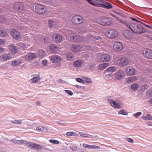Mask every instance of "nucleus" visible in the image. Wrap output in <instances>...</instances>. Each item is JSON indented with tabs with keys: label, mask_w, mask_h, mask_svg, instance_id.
<instances>
[{
	"label": "nucleus",
	"mask_w": 152,
	"mask_h": 152,
	"mask_svg": "<svg viewBox=\"0 0 152 152\" xmlns=\"http://www.w3.org/2000/svg\"><path fill=\"white\" fill-rule=\"evenodd\" d=\"M108 102L109 103L112 107L115 108L119 109L121 107L120 104L117 103L115 101L112 100L108 99Z\"/></svg>",
	"instance_id": "nucleus-18"
},
{
	"label": "nucleus",
	"mask_w": 152,
	"mask_h": 152,
	"mask_svg": "<svg viewBox=\"0 0 152 152\" xmlns=\"http://www.w3.org/2000/svg\"><path fill=\"white\" fill-rule=\"evenodd\" d=\"M20 141L17 140L15 139H11L10 140V141L12 142H13L14 143H18V141Z\"/></svg>",
	"instance_id": "nucleus-58"
},
{
	"label": "nucleus",
	"mask_w": 152,
	"mask_h": 152,
	"mask_svg": "<svg viewBox=\"0 0 152 152\" xmlns=\"http://www.w3.org/2000/svg\"><path fill=\"white\" fill-rule=\"evenodd\" d=\"M71 50L73 52L76 51V45L75 44H72L71 47Z\"/></svg>",
	"instance_id": "nucleus-45"
},
{
	"label": "nucleus",
	"mask_w": 152,
	"mask_h": 152,
	"mask_svg": "<svg viewBox=\"0 0 152 152\" xmlns=\"http://www.w3.org/2000/svg\"><path fill=\"white\" fill-rule=\"evenodd\" d=\"M35 143L32 142H28L26 143L27 146L30 148H33L34 149Z\"/></svg>",
	"instance_id": "nucleus-32"
},
{
	"label": "nucleus",
	"mask_w": 152,
	"mask_h": 152,
	"mask_svg": "<svg viewBox=\"0 0 152 152\" xmlns=\"http://www.w3.org/2000/svg\"><path fill=\"white\" fill-rule=\"evenodd\" d=\"M143 118L146 120H148L152 119V117L149 114H147V115L143 117Z\"/></svg>",
	"instance_id": "nucleus-37"
},
{
	"label": "nucleus",
	"mask_w": 152,
	"mask_h": 152,
	"mask_svg": "<svg viewBox=\"0 0 152 152\" xmlns=\"http://www.w3.org/2000/svg\"><path fill=\"white\" fill-rule=\"evenodd\" d=\"M34 146V149L37 148L39 150H41L42 149V146L38 144L35 143Z\"/></svg>",
	"instance_id": "nucleus-44"
},
{
	"label": "nucleus",
	"mask_w": 152,
	"mask_h": 152,
	"mask_svg": "<svg viewBox=\"0 0 152 152\" xmlns=\"http://www.w3.org/2000/svg\"><path fill=\"white\" fill-rule=\"evenodd\" d=\"M130 19L133 21H136V22H139V21L138 20H137L135 18H132V17H131L130 18Z\"/></svg>",
	"instance_id": "nucleus-63"
},
{
	"label": "nucleus",
	"mask_w": 152,
	"mask_h": 152,
	"mask_svg": "<svg viewBox=\"0 0 152 152\" xmlns=\"http://www.w3.org/2000/svg\"><path fill=\"white\" fill-rule=\"evenodd\" d=\"M114 49L117 51L121 50L123 48V45L121 42H115L113 45Z\"/></svg>",
	"instance_id": "nucleus-7"
},
{
	"label": "nucleus",
	"mask_w": 152,
	"mask_h": 152,
	"mask_svg": "<svg viewBox=\"0 0 152 152\" xmlns=\"http://www.w3.org/2000/svg\"><path fill=\"white\" fill-rule=\"evenodd\" d=\"M143 55L146 58L152 59V50L150 49H146L143 51Z\"/></svg>",
	"instance_id": "nucleus-11"
},
{
	"label": "nucleus",
	"mask_w": 152,
	"mask_h": 152,
	"mask_svg": "<svg viewBox=\"0 0 152 152\" xmlns=\"http://www.w3.org/2000/svg\"><path fill=\"white\" fill-rule=\"evenodd\" d=\"M117 20H118L120 23H123L124 25L127 26V27L128 28L129 26V25L130 23H128V22H126L125 21H123L121 19L117 18Z\"/></svg>",
	"instance_id": "nucleus-29"
},
{
	"label": "nucleus",
	"mask_w": 152,
	"mask_h": 152,
	"mask_svg": "<svg viewBox=\"0 0 152 152\" xmlns=\"http://www.w3.org/2000/svg\"><path fill=\"white\" fill-rule=\"evenodd\" d=\"M11 34L13 38L16 40H18L20 38V35L19 32L15 29L12 30Z\"/></svg>",
	"instance_id": "nucleus-15"
},
{
	"label": "nucleus",
	"mask_w": 152,
	"mask_h": 152,
	"mask_svg": "<svg viewBox=\"0 0 152 152\" xmlns=\"http://www.w3.org/2000/svg\"><path fill=\"white\" fill-rule=\"evenodd\" d=\"M70 148L73 151H75L76 150V146L75 145H71Z\"/></svg>",
	"instance_id": "nucleus-55"
},
{
	"label": "nucleus",
	"mask_w": 152,
	"mask_h": 152,
	"mask_svg": "<svg viewBox=\"0 0 152 152\" xmlns=\"http://www.w3.org/2000/svg\"><path fill=\"white\" fill-rule=\"evenodd\" d=\"M72 22L73 23H75L76 21V17L75 16H74L71 20Z\"/></svg>",
	"instance_id": "nucleus-54"
},
{
	"label": "nucleus",
	"mask_w": 152,
	"mask_h": 152,
	"mask_svg": "<svg viewBox=\"0 0 152 152\" xmlns=\"http://www.w3.org/2000/svg\"><path fill=\"white\" fill-rule=\"evenodd\" d=\"M49 50L52 53H55L59 50L58 47L54 44H50L49 47Z\"/></svg>",
	"instance_id": "nucleus-14"
},
{
	"label": "nucleus",
	"mask_w": 152,
	"mask_h": 152,
	"mask_svg": "<svg viewBox=\"0 0 152 152\" xmlns=\"http://www.w3.org/2000/svg\"><path fill=\"white\" fill-rule=\"evenodd\" d=\"M5 41L4 40L0 39V45H2L4 44Z\"/></svg>",
	"instance_id": "nucleus-61"
},
{
	"label": "nucleus",
	"mask_w": 152,
	"mask_h": 152,
	"mask_svg": "<svg viewBox=\"0 0 152 152\" xmlns=\"http://www.w3.org/2000/svg\"><path fill=\"white\" fill-rule=\"evenodd\" d=\"M7 35L6 31L4 30H0V36L1 37H4Z\"/></svg>",
	"instance_id": "nucleus-34"
},
{
	"label": "nucleus",
	"mask_w": 152,
	"mask_h": 152,
	"mask_svg": "<svg viewBox=\"0 0 152 152\" xmlns=\"http://www.w3.org/2000/svg\"><path fill=\"white\" fill-rule=\"evenodd\" d=\"M8 47L10 52L13 54H15L17 53V50L14 45H11Z\"/></svg>",
	"instance_id": "nucleus-21"
},
{
	"label": "nucleus",
	"mask_w": 152,
	"mask_h": 152,
	"mask_svg": "<svg viewBox=\"0 0 152 152\" xmlns=\"http://www.w3.org/2000/svg\"><path fill=\"white\" fill-rule=\"evenodd\" d=\"M100 148L99 146L95 145H91L90 148V149H98Z\"/></svg>",
	"instance_id": "nucleus-41"
},
{
	"label": "nucleus",
	"mask_w": 152,
	"mask_h": 152,
	"mask_svg": "<svg viewBox=\"0 0 152 152\" xmlns=\"http://www.w3.org/2000/svg\"><path fill=\"white\" fill-rule=\"evenodd\" d=\"M125 75V72L121 70H119L115 73V77L118 80H120L123 78Z\"/></svg>",
	"instance_id": "nucleus-12"
},
{
	"label": "nucleus",
	"mask_w": 152,
	"mask_h": 152,
	"mask_svg": "<svg viewBox=\"0 0 152 152\" xmlns=\"http://www.w3.org/2000/svg\"><path fill=\"white\" fill-rule=\"evenodd\" d=\"M49 142L53 144H58L59 143V142L57 140H50Z\"/></svg>",
	"instance_id": "nucleus-40"
},
{
	"label": "nucleus",
	"mask_w": 152,
	"mask_h": 152,
	"mask_svg": "<svg viewBox=\"0 0 152 152\" xmlns=\"http://www.w3.org/2000/svg\"><path fill=\"white\" fill-rule=\"evenodd\" d=\"M133 33L128 30H126L124 32V35L127 39L130 40L133 37Z\"/></svg>",
	"instance_id": "nucleus-16"
},
{
	"label": "nucleus",
	"mask_w": 152,
	"mask_h": 152,
	"mask_svg": "<svg viewBox=\"0 0 152 152\" xmlns=\"http://www.w3.org/2000/svg\"><path fill=\"white\" fill-rule=\"evenodd\" d=\"M126 140L128 142L131 143H132L134 142V140L132 139L129 138H126Z\"/></svg>",
	"instance_id": "nucleus-56"
},
{
	"label": "nucleus",
	"mask_w": 152,
	"mask_h": 152,
	"mask_svg": "<svg viewBox=\"0 0 152 152\" xmlns=\"http://www.w3.org/2000/svg\"><path fill=\"white\" fill-rule=\"evenodd\" d=\"M116 70V68L115 66L110 67L107 68L104 72V73H105L106 72H114Z\"/></svg>",
	"instance_id": "nucleus-25"
},
{
	"label": "nucleus",
	"mask_w": 152,
	"mask_h": 152,
	"mask_svg": "<svg viewBox=\"0 0 152 152\" xmlns=\"http://www.w3.org/2000/svg\"><path fill=\"white\" fill-rule=\"evenodd\" d=\"M110 59L109 56L107 54H104L102 55L100 58V60L102 61H109Z\"/></svg>",
	"instance_id": "nucleus-22"
},
{
	"label": "nucleus",
	"mask_w": 152,
	"mask_h": 152,
	"mask_svg": "<svg viewBox=\"0 0 152 152\" xmlns=\"http://www.w3.org/2000/svg\"><path fill=\"white\" fill-rule=\"evenodd\" d=\"M67 59L68 60H71L74 57V56L72 54L69 53L67 54L66 56Z\"/></svg>",
	"instance_id": "nucleus-39"
},
{
	"label": "nucleus",
	"mask_w": 152,
	"mask_h": 152,
	"mask_svg": "<svg viewBox=\"0 0 152 152\" xmlns=\"http://www.w3.org/2000/svg\"><path fill=\"white\" fill-rule=\"evenodd\" d=\"M119 62L120 65L122 66H124L129 65V60L127 58L123 57L119 59Z\"/></svg>",
	"instance_id": "nucleus-10"
},
{
	"label": "nucleus",
	"mask_w": 152,
	"mask_h": 152,
	"mask_svg": "<svg viewBox=\"0 0 152 152\" xmlns=\"http://www.w3.org/2000/svg\"><path fill=\"white\" fill-rule=\"evenodd\" d=\"M77 20L78 22L77 23V24H80L83 21V19L80 16H77Z\"/></svg>",
	"instance_id": "nucleus-33"
},
{
	"label": "nucleus",
	"mask_w": 152,
	"mask_h": 152,
	"mask_svg": "<svg viewBox=\"0 0 152 152\" xmlns=\"http://www.w3.org/2000/svg\"><path fill=\"white\" fill-rule=\"evenodd\" d=\"M98 22L100 24L103 26H108L111 23L110 19L106 17L101 18L99 19Z\"/></svg>",
	"instance_id": "nucleus-6"
},
{
	"label": "nucleus",
	"mask_w": 152,
	"mask_h": 152,
	"mask_svg": "<svg viewBox=\"0 0 152 152\" xmlns=\"http://www.w3.org/2000/svg\"><path fill=\"white\" fill-rule=\"evenodd\" d=\"M92 2H94L93 4L95 6L103 7L107 9L111 8L112 7L111 4L102 0H94Z\"/></svg>",
	"instance_id": "nucleus-2"
},
{
	"label": "nucleus",
	"mask_w": 152,
	"mask_h": 152,
	"mask_svg": "<svg viewBox=\"0 0 152 152\" xmlns=\"http://www.w3.org/2000/svg\"><path fill=\"white\" fill-rule=\"evenodd\" d=\"M21 63L22 62H20V60H18V61L14 60L12 61L11 64L12 65L16 66Z\"/></svg>",
	"instance_id": "nucleus-30"
},
{
	"label": "nucleus",
	"mask_w": 152,
	"mask_h": 152,
	"mask_svg": "<svg viewBox=\"0 0 152 152\" xmlns=\"http://www.w3.org/2000/svg\"><path fill=\"white\" fill-rule=\"evenodd\" d=\"M23 4L20 2H17L15 3L12 11L18 13L23 9Z\"/></svg>",
	"instance_id": "nucleus-4"
},
{
	"label": "nucleus",
	"mask_w": 152,
	"mask_h": 152,
	"mask_svg": "<svg viewBox=\"0 0 152 152\" xmlns=\"http://www.w3.org/2000/svg\"><path fill=\"white\" fill-rule=\"evenodd\" d=\"M18 45L20 46L23 49H24L30 46V45H26L23 43H20L18 44Z\"/></svg>",
	"instance_id": "nucleus-35"
},
{
	"label": "nucleus",
	"mask_w": 152,
	"mask_h": 152,
	"mask_svg": "<svg viewBox=\"0 0 152 152\" xmlns=\"http://www.w3.org/2000/svg\"><path fill=\"white\" fill-rule=\"evenodd\" d=\"M126 72L128 75H134L135 72V69L133 67H128L126 68Z\"/></svg>",
	"instance_id": "nucleus-20"
},
{
	"label": "nucleus",
	"mask_w": 152,
	"mask_h": 152,
	"mask_svg": "<svg viewBox=\"0 0 152 152\" xmlns=\"http://www.w3.org/2000/svg\"><path fill=\"white\" fill-rule=\"evenodd\" d=\"M148 86L146 84H144L141 87V91H143L148 88Z\"/></svg>",
	"instance_id": "nucleus-46"
},
{
	"label": "nucleus",
	"mask_w": 152,
	"mask_h": 152,
	"mask_svg": "<svg viewBox=\"0 0 152 152\" xmlns=\"http://www.w3.org/2000/svg\"><path fill=\"white\" fill-rule=\"evenodd\" d=\"M75 36H73L72 37V36L71 38V41L72 42H75Z\"/></svg>",
	"instance_id": "nucleus-62"
},
{
	"label": "nucleus",
	"mask_w": 152,
	"mask_h": 152,
	"mask_svg": "<svg viewBox=\"0 0 152 152\" xmlns=\"http://www.w3.org/2000/svg\"><path fill=\"white\" fill-rule=\"evenodd\" d=\"M110 65V64L109 63H104L99 65L98 67L99 69L103 70L109 66Z\"/></svg>",
	"instance_id": "nucleus-24"
},
{
	"label": "nucleus",
	"mask_w": 152,
	"mask_h": 152,
	"mask_svg": "<svg viewBox=\"0 0 152 152\" xmlns=\"http://www.w3.org/2000/svg\"><path fill=\"white\" fill-rule=\"evenodd\" d=\"M22 121L21 120H14L12 121V122L15 124H20L22 123Z\"/></svg>",
	"instance_id": "nucleus-43"
},
{
	"label": "nucleus",
	"mask_w": 152,
	"mask_h": 152,
	"mask_svg": "<svg viewBox=\"0 0 152 152\" xmlns=\"http://www.w3.org/2000/svg\"><path fill=\"white\" fill-rule=\"evenodd\" d=\"M128 28L135 34H141L145 31L143 30L142 26L140 24L137 25L133 23H130Z\"/></svg>",
	"instance_id": "nucleus-1"
},
{
	"label": "nucleus",
	"mask_w": 152,
	"mask_h": 152,
	"mask_svg": "<svg viewBox=\"0 0 152 152\" xmlns=\"http://www.w3.org/2000/svg\"><path fill=\"white\" fill-rule=\"evenodd\" d=\"M37 57V55L34 53H29L26 56V60L28 61H31Z\"/></svg>",
	"instance_id": "nucleus-17"
},
{
	"label": "nucleus",
	"mask_w": 152,
	"mask_h": 152,
	"mask_svg": "<svg viewBox=\"0 0 152 152\" xmlns=\"http://www.w3.org/2000/svg\"><path fill=\"white\" fill-rule=\"evenodd\" d=\"M142 114L141 112H138L135 114L134 115V116L136 117H137L138 116L141 115Z\"/></svg>",
	"instance_id": "nucleus-57"
},
{
	"label": "nucleus",
	"mask_w": 152,
	"mask_h": 152,
	"mask_svg": "<svg viewBox=\"0 0 152 152\" xmlns=\"http://www.w3.org/2000/svg\"><path fill=\"white\" fill-rule=\"evenodd\" d=\"M138 77L137 76H134L128 77L126 79V82L127 83L133 82L137 80Z\"/></svg>",
	"instance_id": "nucleus-23"
},
{
	"label": "nucleus",
	"mask_w": 152,
	"mask_h": 152,
	"mask_svg": "<svg viewBox=\"0 0 152 152\" xmlns=\"http://www.w3.org/2000/svg\"><path fill=\"white\" fill-rule=\"evenodd\" d=\"M105 77L108 79H111L112 78L113 76V75L112 74H108L105 75Z\"/></svg>",
	"instance_id": "nucleus-49"
},
{
	"label": "nucleus",
	"mask_w": 152,
	"mask_h": 152,
	"mask_svg": "<svg viewBox=\"0 0 152 152\" xmlns=\"http://www.w3.org/2000/svg\"><path fill=\"white\" fill-rule=\"evenodd\" d=\"M51 62L54 63H59L61 60V57L58 55H53L49 57Z\"/></svg>",
	"instance_id": "nucleus-9"
},
{
	"label": "nucleus",
	"mask_w": 152,
	"mask_h": 152,
	"mask_svg": "<svg viewBox=\"0 0 152 152\" xmlns=\"http://www.w3.org/2000/svg\"><path fill=\"white\" fill-rule=\"evenodd\" d=\"M77 81L82 83H85L84 80L80 78H77Z\"/></svg>",
	"instance_id": "nucleus-50"
},
{
	"label": "nucleus",
	"mask_w": 152,
	"mask_h": 152,
	"mask_svg": "<svg viewBox=\"0 0 152 152\" xmlns=\"http://www.w3.org/2000/svg\"><path fill=\"white\" fill-rule=\"evenodd\" d=\"M138 85L135 83L132 84L131 86V88L133 91H135L137 89Z\"/></svg>",
	"instance_id": "nucleus-31"
},
{
	"label": "nucleus",
	"mask_w": 152,
	"mask_h": 152,
	"mask_svg": "<svg viewBox=\"0 0 152 152\" xmlns=\"http://www.w3.org/2000/svg\"><path fill=\"white\" fill-rule=\"evenodd\" d=\"M40 79L39 76H37L33 77L30 80V82L32 83H36L38 82Z\"/></svg>",
	"instance_id": "nucleus-27"
},
{
	"label": "nucleus",
	"mask_w": 152,
	"mask_h": 152,
	"mask_svg": "<svg viewBox=\"0 0 152 152\" xmlns=\"http://www.w3.org/2000/svg\"><path fill=\"white\" fill-rule=\"evenodd\" d=\"M90 38L94 40H95L96 39L99 40L101 39V38L99 37H97L96 38L92 36H91Z\"/></svg>",
	"instance_id": "nucleus-51"
},
{
	"label": "nucleus",
	"mask_w": 152,
	"mask_h": 152,
	"mask_svg": "<svg viewBox=\"0 0 152 152\" xmlns=\"http://www.w3.org/2000/svg\"><path fill=\"white\" fill-rule=\"evenodd\" d=\"M52 39L55 42L58 43L61 42L62 41L63 37L60 34H55L53 36Z\"/></svg>",
	"instance_id": "nucleus-8"
},
{
	"label": "nucleus",
	"mask_w": 152,
	"mask_h": 152,
	"mask_svg": "<svg viewBox=\"0 0 152 152\" xmlns=\"http://www.w3.org/2000/svg\"><path fill=\"white\" fill-rule=\"evenodd\" d=\"M118 34V32L113 29L108 30L106 33V35L107 37L113 39L117 37Z\"/></svg>",
	"instance_id": "nucleus-5"
},
{
	"label": "nucleus",
	"mask_w": 152,
	"mask_h": 152,
	"mask_svg": "<svg viewBox=\"0 0 152 152\" xmlns=\"http://www.w3.org/2000/svg\"><path fill=\"white\" fill-rule=\"evenodd\" d=\"M37 130L43 132L45 130L44 128L42 127H39L36 128Z\"/></svg>",
	"instance_id": "nucleus-53"
},
{
	"label": "nucleus",
	"mask_w": 152,
	"mask_h": 152,
	"mask_svg": "<svg viewBox=\"0 0 152 152\" xmlns=\"http://www.w3.org/2000/svg\"><path fill=\"white\" fill-rule=\"evenodd\" d=\"M80 136L81 137H86L91 138L92 137V135L83 132H80L79 133Z\"/></svg>",
	"instance_id": "nucleus-28"
},
{
	"label": "nucleus",
	"mask_w": 152,
	"mask_h": 152,
	"mask_svg": "<svg viewBox=\"0 0 152 152\" xmlns=\"http://www.w3.org/2000/svg\"><path fill=\"white\" fill-rule=\"evenodd\" d=\"M37 57L39 56L41 58H43L45 56V53L44 50L42 49L39 50L37 52Z\"/></svg>",
	"instance_id": "nucleus-26"
},
{
	"label": "nucleus",
	"mask_w": 152,
	"mask_h": 152,
	"mask_svg": "<svg viewBox=\"0 0 152 152\" xmlns=\"http://www.w3.org/2000/svg\"><path fill=\"white\" fill-rule=\"evenodd\" d=\"M6 21L5 19L2 18H0V23H3L5 22Z\"/></svg>",
	"instance_id": "nucleus-59"
},
{
	"label": "nucleus",
	"mask_w": 152,
	"mask_h": 152,
	"mask_svg": "<svg viewBox=\"0 0 152 152\" xmlns=\"http://www.w3.org/2000/svg\"><path fill=\"white\" fill-rule=\"evenodd\" d=\"M64 91L67 93L69 95H70V96H72L73 95V93L71 91H70L69 90H65Z\"/></svg>",
	"instance_id": "nucleus-52"
},
{
	"label": "nucleus",
	"mask_w": 152,
	"mask_h": 152,
	"mask_svg": "<svg viewBox=\"0 0 152 152\" xmlns=\"http://www.w3.org/2000/svg\"><path fill=\"white\" fill-rule=\"evenodd\" d=\"M83 61L81 60H78L77 61V67L81 66L83 64Z\"/></svg>",
	"instance_id": "nucleus-38"
},
{
	"label": "nucleus",
	"mask_w": 152,
	"mask_h": 152,
	"mask_svg": "<svg viewBox=\"0 0 152 152\" xmlns=\"http://www.w3.org/2000/svg\"><path fill=\"white\" fill-rule=\"evenodd\" d=\"M66 135L69 136H72V135H73V133L72 132H67L66 133Z\"/></svg>",
	"instance_id": "nucleus-60"
},
{
	"label": "nucleus",
	"mask_w": 152,
	"mask_h": 152,
	"mask_svg": "<svg viewBox=\"0 0 152 152\" xmlns=\"http://www.w3.org/2000/svg\"><path fill=\"white\" fill-rule=\"evenodd\" d=\"M35 12L39 15H43L47 11V9L45 6L41 4H38L35 7Z\"/></svg>",
	"instance_id": "nucleus-3"
},
{
	"label": "nucleus",
	"mask_w": 152,
	"mask_h": 152,
	"mask_svg": "<svg viewBox=\"0 0 152 152\" xmlns=\"http://www.w3.org/2000/svg\"><path fill=\"white\" fill-rule=\"evenodd\" d=\"M48 26L50 28L53 27L56 28L59 26V23L58 22L54 21L51 19L48 20Z\"/></svg>",
	"instance_id": "nucleus-13"
},
{
	"label": "nucleus",
	"mask_w": 152,
	"mask_h": 152,
	"mask_svg": "<svg viewBox=\"0 0 152 152\" xmlns=\"http://www.w3.org/2000/svg\"><path fill=\"white\" fill-rule=\"evenodd\" d=\"M83 78L85 80L86 83H91L92 82L91 79L87 77H83Z\"/></svg>",
	"instance_id": "nucleus-42"
},
{
	"label": "nucleus",
	"mask_w": 152,
	"mask_h": 152,
	"mask_svg": "<svg viewBox=\"0 0 152 152\" xmlns=\"http://www.w3.org/2000/svg\"><path fill=\"white\" fill-rule=\"evenodd\" d=\"M91 145L88 144L86 143H83V146L84 148L90 149Z\"/></svg>",
	"instance_id": "nucleus-47"
},
{
	"label": "nucleus",
	"mask_w": 152,
	"mask_h": 152,
	"mask_svg": "<svg viewBox=\"0 0 152 152\" xmlns=\"http://www.w3.org/2000/svg\"><path fill=\"white\" fill-rule=\"evenodd\" d=\"M11 58L10 54H4L0 56V60L2 61H4L7 60H9Z\"/></svg>",
	"instance_id": "nucleus-19"
},
{
	"label": "nucleus",
	"mask_w": 152,
	"mask_h": 152,
	"mask_svg": "<svg viewBox=\"0 0 152 152\" xmlns=\"http://www.w3.org/2000/svg\"><path fill=\"white\" fill-rule=\"evenodd\" d=\"M42 63L45 66H47L48 64V61L46 60H44L42 61Z\"/></svg>",
	"instance_id": "nucleus-48"
},
{
	"label": "nucleus",
	"mask_w": 152,
	"mask_h": 152,
	"mask_svg": "<svg viewBox=\"0 0 152 152\" xmlns=\"http://www.w3.org/2000/svg\"><path fill=\"white\" fill-rule=\"evenodd\" d=\"M118 113L119 114L127 115L128 114V112L125 110H121L118 112Z\"/></svg>",
	"instance_id": "nucleus-36"
},
{
	"label": "nucleus",
	"mask_w": 152,
	"mask_h": 152,
	"mask_svg": "<svg viewBox=\"0 0 152 152\" xmlns=\"http://www.w3.org/2000/svg\"><path fill=\"white\" fill-rule=\"evenodd\" d=\"M58 82L61 83H63L64 82V81L61 79L58 80Z\"/></svg>",
	"instance_id": "nucleus-64"
}]
</instances>
